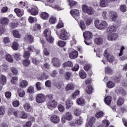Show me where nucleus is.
<instances>
[{
    "label": "nucleus",
    "mask_w": 127,
    "mask_h": 127,
    "mask_svg": "<svg viewBox=\"0 0 127 127\" xmlns=\"http://www.w3.org/2000/svg\"><path fill=\"white\" fill-rule=\"evenodd\" d=\"M43 33L48 42H49V43H53V41H54V39H53V38H52V36H51V31H50V30L47 29H45Z\"/></svg>",
    "instance_id": "nucleus-1"
},
{
    "label": "nucleus",
    "mask_w": 127,
    "mask_h": 127,
    "mask_svg": "<svg viewBox=\"0 0 127 127\" xmlns=\"http://www.w3.org/2000/svg\"><path fill=\"white\" fill-rule=\"evenodd\" d=\"M82 11L86 12L89 15H92L95 13V10L92 7H89L87 5L84 4L82 6Z\"/></svg>",
    "instance_id": "nucleus-2"
},
{
    "label": "nucleus",
    "mask_w": 127,
    "mask_h": 127,
    "mask_svg": "<svg viewBox=\"0 0 127 127\" xmlns=\"http://www.w3.org/2000/svg\"><path fill=\"white\" fill-rule=\"evenodd\" d=\"M13 114L15 117L16 118H19V119L27 118V114L23 111L19 112L18 111H14Z\"/></svg>",
    "instance_id": "nucleus-3"
},
{
    "label": "nucleus",
    "mask_w": 127,
    "mask_h": 127,
    "mask_svg": "<svg viewBox=\"0 0 127 127\" xmlns=\"http://www.w3.org/2000/svg\"><path fill=\"white\" fill-rule=\"evenodd\" d=\"M70 14L75 18V20L79 22L80 19V11L78 9H73L70 10Z\"/></svg>",
    "instance_id": "nucleus-4"
},
{
    "label": "nucleus",
    "mask_w": 127,
    "mask_h": 127,
    "mask_svg": "<svg viewBox=\"0 0 127 127\" xmlns=\"http://www.w3.org/2000/svg\"><path fill=\"white\" fill-rule=\"evenodd\" d=\"M37 103L42 104L45 102V95L43 93H39L36 96Z\"/></svg>",
    "instance_id": "nucleus-5"
},
{
    "label": "nucleus",
    "mask_w": 127,
    "mask_h": 127,
    "mask_svg": "<svg viewBox=\"0 0 127 127\" xmlns=\"http://www.w3.org/2000/svg\"><path fill=\"white\" fill-rule=\"evenodd\" d=\"M104 55V57L107 58V61L110 63L114 62V61H115L116 60L115 57L113 55L109 54V53H108V50H105Z\"/></svg>",
    "instance_id": "nucleus-6"
},
{
    "label": "nucleus",
    "mask_w": 127,
    "mask_h": 127,
    "mask_svg": "<svg viewBox=\"0 0 127 127\" xmlns=\"http://www.w3.org/2000/svg\"><path fill=\"white\" fill-rule=\"evenodd\" d=\"M60 38L63 40H68L69 39V34L67 33L66 30L63 29L61 30Z\"/></svg>",
    "instance_id": "nucleus-7"
},
{
    "label": "nucleus",
    "mask_w": 127,
    "mask_h": 127,
    "mask_svg": "<svg viewBox=\"0 0 127 127\" xmlns=\"http://www.w3.org/2000/svg\"><path fill=\"white\" fill-rule=\"evenodd\" d=\"M27 11L29 12L32 15H37L38 14V8L36 6H33L31 8V9H28Z\"/></svg>",
    "instance_id": "nucleus-8"
},
{
    "label": "nucleus",
    "mask_w": 127,
    "mask_h": 127,
    "mask_svg": "<svg viewBox=\"0 0 127 127\" xmlns=\"http://www.w3.org/2000/svg\"><path fill=\"white\" fill-rule=\"evenodd\" d=\"M83 37L85 40H91L93 38V34L90 31H85L83 33Z\"/></svg>",
    "instance_id": "nucleus-9"
},
{
    "label": "nucleus",
    "mask_w": 127,
    "mask_h": 127,
    "mask_svg": "<svg viewBox=\"0 0 127 127\" xmlns=\"http://www.w3.org/2000/svg\"><path fill=\"white\" fill-rule=\"evenodd\" d=\"M119 37V36L116 34H110L107 35V39L109 41H114V40H117Z\"/></svg>",
    "instance_id": "nucleus-10"
},
{
    "label": "nucleus",
    "mask_w": 127,
    "mask_h": 127,
    "mask_svg": "<svg viewBox=\"0 0 127 127\" xmlns=\"http://www.w3.org/2000/svg\"><path fill=\"white\" fill-rule=\"evenodd\" d=\"M57 105H58V103L55 100L50 101L47 104L48 108L50 110H52V109L54 108H56V107H57Z\"/></svg>",
    "instance_id": "nucleus-11"
},
{
    "label": "nucleus",
    "mask_w": 127,
    "mask_h": 127,
    "mask_svg": "<svg viewBox=\"0 0 127 127\" xmlns=\"http://www.w3.org/2000/svg\"><path fill=\"white\" fill-rule=\"evenodd\" d=\"M78 52L75 50H71V52L69 53V56L70 59H75L78 57Z\"/></svg>",
    "instance_id": "nucleus-12"
},
{
    "label": "nucleus",
    "mask_w": 127,
    "mask_h": 127,
    "mask_svg": "<svg viewBox=\"0 0 127 127\" xmlns=\"http://www.w3.org/2000/svg\"><path fill=\"white\" fill-rule=\"evenodd\" d=\"M96 122V118L95 117H91L86 125V127H95L94 124Z\"/></svg>",
    "instance_id": "nucleus-13"
},
{
    "label": "nucleus",
    "mask_w": 127,
    "mask_h": 127,
    "mask_svg": "<svg viewBox=\"0 0 127 127\" xmlns=\"http://www.w3.org/2000/svg\"><path fill=\"white\" fill-rule=\"evenodd\" d=\"M52 63H53L54 66L56 67H60V61L57 58L53 59Z\"/></svg>",
    "instance_id": "nucleus-14"
},
{
    "label": "nucleus",
    "mask_w": 127,
    "mask_h": 127,
    "mask_svg": "<svg viewBox=\"0 0 127 127\" xmlns=\"http://www.w3.org/2000/svg\"><path fill=\"white\" fill-rule=\"evenodd\" d=\"M75 89V85L72 83H69L65 87V91H73Z\"/></svg>",
    "instance_id": "nucleus-15"
},
{
    "label": "nucleus",
    "mask_w": 127,
    "mask_h": 127,
    "mask_svg": "<svg viewBox=\"0 0 127 127\" xmlns=\"http://www.w3.org/2000/svg\"><path fill=\"white\" fill-rule=\"evenodd\" d=\"M51 120L54 124H58L60 122V118L56 115H54L51 118Z\"/></svg>",
    "instance_id": "nucleus-16"
},
{
    "label": "nucleus",
    "mask_w": 127,
    "mask_h": 127,
    "mask_svg": "<svg viewBox=\"0 0 127 127\" xmlns=\"http://www.w3.org/2000/svg\"><path fill=\"white\" fill-rule=\"evenodd\" d=\"M112 100H113V98L111 96H107L104 98V102L106 105L110 106L111 103H112Z\"/></svg>",
    "instance_id": "nucleus-17"
},
{
    "label": "nucleus",
    "mask_w": 127,
    "mask_h": 127,
    "mask_svg": "<svg viewBox=\"0 0 127 127\" xmlns=\"http://www.w3.org/2000/svg\"><path fill=\"white\" fill-rule=\"evenodd\" d=\"M14 12L18 16V17H21L23 14H24V11L20 10L19 8H15L14 9Z\"/></svg>",
    "instance_id": "nucleus-18"
},
{
    "label": "nucleus",
    "mask_w": 127,
    "mask_h": 127,
    "mask_svg": "<svg viewBox=\"0 0 127 127\" xmlns=\"http://www.w3.org/2000/svg\"><path fill=\"white\" fill-rule=\"evenodd\" d=\"M108 27V23L106 21H102L99 24V29H105Z\"/></svg>",
    "instance_id": "nucleus-19"
},
{
    "label": "nucleus",
    "mask_w": 127,
    "mask_h": 127,
    "mask_svg": "<svg viewBox=\"0 0 127 127\" xmlns=\"http://www.w3.org/2000/svg\"><path fill=\"white\" fill-rule=\"evenodd\" d=\"M117 31V28L115 26H110L107 28V32L108 33H112V32H116Z\"/></svg>",
    "instance_id": "nucleus-20"
},
{
    "label": "nucleus",
    "mask_w": 127,
    "mask_h": 127,
    "mask_svg": "<svg viewBox=\"0 0 127 127\" xmlns=\"http://www.w3.org/2000/svg\"><path fill=\"white\" fill-rule=\"evenodd\" d=\"M0 82L2 85L6 84V76L3 74L0 76Z\"/></svg>",
    "instance_id": "nucleus-21"
},
{
    "label": "nucleus",
    "mask_w": 127,
    "mask_h": 127,
    "mask_svg": "<svg viewBox=\"0 0 127 127\" xmlns=\"http://www.w3.org/2000/svg\"><path fill=\"white\" fill-rule=\"evenodd\" d=\"M103 42H104V40L101 37L96 38L95 39V43L97 45H102Z\"/></svg>",
    "instance_id": "nucleus-22"
},
{
    "label": "nucleus",
    "mask_w": 127,
    "mask_h": 127,
    "mask_svg": "<svg viewBox=\"0 0 127 127\" xmlns=\"http://www.w3.org/2000/svg\"><path fill=\"white\" fill-rule=\"evenodd\" d=\"M27 85H28V82L25 80H22L19 84V86L20 88H25Z\"/></svg>",
    "instance_id": "nucleus-23"
},
{
    "label": "nucleus",
    "mask_w": 127,
    "mask_h": 127,
    "mask_svg": "<svg viewBox=\"0 0 127 127\" xmlns=\"http://www.w3.org/2000/svg\"><path fill=\"white\" fill-rule=\"evenodd\" d=\"M40 17L45 20L49 18V14L46 12H43L40 14Z\"/></svg>",
    "instance_id": "nucleus-24"
},
{
    "label": "nucleus",
    "mask_w": 127,
    "mask_h": 127,
    "mask_svg": "<svg viewBox=\"0 0 127 127\" xmlns=\"http://www.w3.org/2000/svg\"><path fill=\"white\" fill-rule=\"evenodd\" d=\"M76 103L79 106H84L85 103V100L83 98H79L76 99Z\"/></svg>",
    "instance_id": "nucleus-25"
},
{
    "label": "nucleus",
    "mask_w": 127,
    "mask_h": 127,
    "mask_svg": "<svg viewBox=\"0 0 127 127\" xmlns=\"http://www.w3.org/2000/svg\"><path fill=\"white\" fill-rule=\"evenodd\" d=\"M25 40L26 41H28L30 43L33 42V37L31 35H27L25 37Z\"/></svg>",
    "instance_id": "nucleus-26"
},
{
    "label": "nucleus",
    "mask_w": 127,
    "mask_h": 127,
    "mask_svg": "<svg viewBox=\"0 0 127 127\" xmlns=\"http://www.w3.org/2000/svg\"><path fill=\"white\" fill-rule=\"evenodd\" d=\"M24 109L26 111V112H31V110L32 108L31 107V106H30V104L28 103H25L24 105Z\"/></svg>",
    "instance_id": "nucleus-27"
},
{
    "label": "nucleus",
    "mask_w": 127,
    "mask_h": 127,
    "mask_svg": "<svg viewBox=\"0 0 127 127\" xmlns=\"http://www.w3.org/2000/svg\"><path fill=\"white\" fill-rule=\"evenodd\" d=\"M63 66L64 68H65V67H73V63H72L71 61H68L64 63Z\"/></svg>",
    "instance_id": "nucleus-28"
},
{
    "label": "nucleus",
    "mask_w": 127,
    "mask_h": 127,
    "mask_svg": "<svg viewBox=\"0 0 127 127\" xmlns=\"http://www.w3.org/2000/svg\"><path fill=\"white\" fill-rule=\"evenodd\" d=\"M107 86L108 88H109V89H112L113 88H115L116 84L112 81H109L107 82Z\"/></svg>",
    "instance_id": "nucleus-29"
},
{
    "label": "nucleus",
    "mask_w": 127,
    "mask_h": 127,
    "mask_svg": "<svg viewBox=\"0 0 127 127\" xmlns=\"http://www.w3.org/2000/svg\"><path fill=\"white\" fill-rule=\"evenodd\" d=\"M72 118V115L70 112H67L64 115V119L65 120H67V121H71Z\"/></svg>",
    "instance_id": "nucleus-30"
},
{
    "label": "nucleus",
    "mask_w": 127,
    "mask_h": 127,
    "mask_svg": "<svg viewBox=\"0 0 127 127\" xmlns=\"http://www.w3.org/2000/svg\"><path fill=\"white\" fill-rule=\"evenodd\" d=\"M125 103V99L122 97H119L117 100L118 106H123Z\"/></svg>",
    "instance_id": "nucleus-31"
},
{
    "label": "nucleus",
    "mask_w": 127,
    "mask_h": 127,
    "mask_svg": "<svg viewBox=\"0 0 127 127\" xmlns=\"http://www.w3.org/2000/svg\"><path fill=\"white\" fill-rule=\"evenodd\" d=\"M79 75L81 79H85L87 77V74L83 70L79 71Z\"/></svg>",
    "instance_id": "nucleus-32"
},
{
    "label": "nucleus",
    "mask_w": 127,
    "mask_h": 127,
    "mask_svg": "<svg viewBox=\"0 0 127 127\" xmlns=\"http://www.w3.org/2000/svg\"><path fill=\"white\" fill-rule=\"evenodd\" d=\"M11 47L13 50H17L19 47V45L17 42H14L12 44Z\"/></svg>",
    "instance_id": "nucleus-33"
},
{
    "label": "nucleus",
    "mask_w": 127,
    "mask_h": 127,
    "mask_svg": "<svg viewBox=\"0 0 127 127\" xmlns=\"http://www.w3.org/2000/svg\"><path fill=\"white\" fill-rule=\"evenodd\" d=\"M65 105L66 106V109H70V108L73 106V102L72 101L67 100L65 101Z\"/></svg>",
    "instance_id": "nucleus-34"
},
{
    "label": "nucleus",
    "mask_w": 127,
    "mask_h": 127,
    "mask_svg": "<svg viewBox=\"0 0 127 127\" xmlns=\"http://www.w3.org/2000/svg\"><path fill=\"white\" fill-rule=\"evenodd\" d=\"M100 5L101 7H106V6L108 5V2L107 1V0H101Z\"/></svg>",
    "instance_id": "nucleus-35"
},
{
    "label": "nucleus",
    "mask_w": 127,
    "mask_h": 127,
    "mask_svg": "<svg viewBox=\"0 0 127 127\" xmlns=\"http://www.w3.org/2000/svg\"><path fill=\"white\" fill-rule=\"evenodd\" d=\"M80 94V91L77 90H76L74 93H73L71 96L70 98L72 100H75L76 99V96H78Z\"/></svg>",
    "instance_id": "nucleus-36"
},
{
    "label": "nucleus",
    "mask_w": 127,
    "mask_h": 127,
    "mask_svg": "<svg viewBox=\"0 0 127 127\" xmlns=\"http://www.w3.org/2000/svg\"><path fill=\"white\" fill-rule=\"evenodd\" d=\"M104 116V112L102 111H100L96 113L95 114V117L96 119H100V118H102Z\"/></svg>",
    "instance_id": "nucleus-37"
},
{
    "label": "nucleus",
    "mask_w": 127,
    "mask_h": 127,
    "mask_svg": "<svg viewBox=\"0 0 127 127\" xmlns=\"http://www.w3.org/2000/svg\"><path fill=\"white\" fill-rule=\"evenodd\" d=\"M110 12L112 14L111 18H112V20L115 21V20H116V19H117L118 18V14H117V13L113 12V11H110Z\"/></svg>",
    "instance_id": "nucleus-38"
},
{
    "label": "nucleus",
    "mask_w": 127,
    "mask_h": 127,
    "mask_svg": "<svg viewBox=\"0 0 127 127\" xmlns=\"http://www.w3.org/2000/svg\"><path fill=\"white\" fill-rule=\"evenodd\" d=\"M9 21L8 19L6 18H4L1 19V23L2 25H7Z\"/></svg>",
    "instance_id": "nucleus-39"
},
{
    "label": "nucleus",
    "mask_w": 127,
    "mask_h": 127,
    "mask_svg": "<svg viewBox=\"0 0 127 127\" xmlns=\"http://www.w3.org/2000/svg\"><path fill=\"white\" fill-rule=\"evenodd\" d=\"M18 93L19 97H24V95H25V91H24L23 89H21V88H20L18 90Z\"/></svg>",
    "instance_id": "nucleus-40"
},
{
    "label": "nucleus",
    "mask_w": 127,
    "mask_h": 127,
    "mask_svg": "<svg viewBox=\"0 0 127 127\" xmlns=\"http://www.w3.org/2000/svg\"><path fill=\"white\" fill-rule=\"evenodd\" d=\"M117 92H118L119 94L120 95H122L123 96H125L127 95V92L124 90L123 88H120L117 90Z\"/></svg>",
    "instance_id": "nucleus-41"
},
{
    "label": "nucleus",
    "mask_w": 127,
    "mask_h": 127,
    "mask_svg": "<svg viewBox=\"0 0 127 127\" xmlns=\"http://www.w3.org/2000/svg\"><path fill=\"white\" fill-rule=\"evenodd\" d=\"M22 64L25 67H27L30 64V61L28 59L24 60L22 61Z\"/></svg>",
    "instance_id": "nucleus-42"
},
{
    "label": "nucleus",
    "mask_w": 127,
    "mask_h": 127,
    "mask_svg": "<svg viewBox=\"0 0 127 127\" xmlns=\"http://www.w3.org/2000/svg\"><path fill=\"white\" fill-rule=\"evenodd\" d=\"M49 21L51 24H54V23H56V21H57V20H56V17L54 16H51Z\"/></svg>",
    "instance_id": "nucleus-43"
},
{
    "label": "nucleus",
    "mask_w": 127,
    "mask_h": 127,
    "mask_svg": "<svg viewBox=\"0 0 127 127\" xmlns=\"http://www.w3.org/2000/svg\"><path fill=\"white\" fill-rule=\"evenodd\" d=\"M18 81V77L17 76H14L12 77L11 79L10 80V82L12 84H13L15 85V84H16V82Z\"/></svg>",
    "instance_id": "nucleus-44"
},
{
    "label": "nucleus",
    "mask_w": 127,
    "mask_h": 127,
    "mask_svg": "<svg viewBox=\"0 0 127 127\" xmlns=\"http://www.w3.org/2000/svg\"><path fill=\"white\" fill-rule=\"evenodd\" d=\"M79 26H80L81 29H82V30L84 29H85L86 24H85V22H84V21H83V20L80 21V23H79Z\"/></svg>",
    "instance_id": "nucleus-45"
},
{
    "label": "nucleus",
    "mask_w": 127,
    "mask_h": 127,
    "mask_svg": "<svg viewBox=\"0 0 127 127\" xmlns=\"http://www.w3.org/2000/svg\"><path fill=\"white\" fill-rule=\"evenodd\" d=\"M6 60L8 62H10V63H12L13 62V59L11 57V56L9 54H7L6 56Z\"/></svg>",
    "instance_id": "nucleus-46"
},
{
    "label": "nucleus",
    "mask_w": 127,
    "mask_h": 127,
    "mask_svg": "<svg viewBox=\"0 0 127 127\" xmlns=\"http://www.w3.org/2000/svg\"><path fill=\"white\" fill-rule=\"evenodd\" d=\"M13 35L14 37H16V38H20V34H19V32L18 31L14 30L13 31Z\"/></svg>",
    "instance_id": "nucleus-47"
},
{
    "label": "nucleus",
    "mask_w": 127,
    "mask_h": 127,
    "mask_svg": "<svg viewBox=\"0 0 127 127\" xmlns=\"http://www.w3.org/2000/svg\"><path fill=\"white\" fill-rule=\"evenodd\" d=\"M14 58L15 60H16V61H19V60H21V57L19 53L15 54L14 55Z\"/></svg>",
    "instance_id": "nucleus-48"
},
{
    "label": "nucleus",
    "mask_w": 127,
    "mask_h": 127,
    "mask_svg": "<svg viewBox=\"0 0 127 127\" xmlns=\"http://www.w3.org/2000/svg\"><path fill=\"white\" fill-rule=\"evenodd\" d=\"M48 77H49V76L48 75L43 73V75H40V76H38V78L40 80H43L44 79L45 80H46V79H47L48 78Z\"/></svg>",
    "instance_id": "nucleus-49"
},
{
    "label": "nucleus",
    "mask_w": 127,
    "mask_h": 127,
    "mask_svg": "<svg viewBox=\"0 0 127 127\" xmlns=\"http://www.w3.org/2000/svg\"><path fill=\"white\" fill-rule=\"evenodd\" d=\"M36 87L38 91H40L41 90H42V84H41V83L39 82L36 83Z\"/></svg>",
    "instance_id": "nucleus-50"
},
{
    "label": "nucleus",
    "mask_w": 127,
    "mask_h": 127,
    "mask_svg": "<svg viewBox=\"0 0 127 127\" xmlns=\"http://www.w3.org/2000/svg\"><path fill=\"white\" fill-rule=\"evenodd\" d=\"M81 115V110L80 108H77L75 109L74 111V115L76 117H79Z\"/></svg>",
    "instance_id": "nucleus-51"
},
{
    "label": "nucleus",
    "mask_w": 127,
    "mask_h": 127,
    "mask_svg": "<svg viewBox=\"0 0 127 127\" xmlns=\"http://www.w3.org/2000/svg\"><path fill=\"white\" fill-rule=\"evenodd\" d=\"M40 61H41V59L38 60L37 59L34 58L32 59V62L35 65H38L40 63Z\"/></svg>",
    "instance_id": "nucleus-52"
},
{
    "label": "nucleus",
    "mask_w": 127,
    "mask_h": 127,
    "mask_svg": "<svg viewBox=\"0 0 127 127\" xmlns=\"http://www.w3.org/2000/svg\"><path fill=\"white\" fill-rule=\"evenodd\" d=\"M86 92L88 94H92V92H93V87H92V86H88L86 89Z\"/></svg>",
    "instance_id": "nucleus-53"
},
{
    "label": "nucleus",
    "mask_w": 127,
    "mask_h": 127,
    "mask_svg": "<svg viewBox=\"0 0 127 127\" xmlns=\"http://www.w3.org/2000/svg\"><path fill=\"white\" fill-rule=\"evenodd\" d=\"M27 49L30 52H35V51H36V49L33 46H29Z\"/></svg>",
    "instance_id": "nucleus-54"
},
{
    "label": "nucleus",
    "mask_w": 127,
    "mask_h": 127,
    "mask_svg": "<svg viewBox=\"0 0 127 127\" xmlns=\"http://www.w3.org/2000/svg\"><path fill=\"white\" fill-rule=\"evenodd\" d=\"M23 57L25 59H28L30 57V53L28 51L25 52Z\"/></svg>",
    "instance_id": "nucleus-55"
},
{
    "label": "nucleus",
    "mask_w": 127,
    "mask_h": 127,
    "mask_svg": "<svg viewBox=\"0 0 127 127\" xmlns=\"http://www.w3.org/2000/svg\"><path fill=\"white\" fill-rule=\"evenodd\" d=\"M11 71L14 75H17L18 74V70L15 67H11Z\"/></svg>",
    "instance_id": "nucleus-56"
},
{
    "label": "nucleus",
    "mask_w": 127,
    "mask_h": 127,
    "mask_svg": "<svg viewBox=\"0 0 127 127\" xmlns=\"http://www.w3.org/2000/svg\"><path fill=\"white\" fill-rule=\"evenodd\" d=\"M58 44L60 47H64L66 45V42L63 41H59L58 42Z\"/></svg>",
    "instance_id": "nucleus-57"
},
{
    "label": "nucleus",
    "mask_w": 127,
    "mask_h": 127,
    "mask_svg": "<svg viewBox=\"0 0 127 127\" xmlns=\"http://www.w3.org/2000/svg\"><path fill=\"white\" fill-rule=\"evenodd\" d=\"M75 124H77L78 126H81V125L83 124V119L82 118V117H79V119L77 120L75 122Z\"/></svg>",
    "instance_id": "nucleus-58"
},
{
    "label": "nucleus",
    "mask_w": 127,
    "mask_h": 127,
    "mask_svg": "<svg viewBox=\"0 0 127 127\" xmlns=\"http://www.w3.org/2000/svg\"><path fill=\"white\" fill-rule=\"evenodd\" d=\"M105 72L107 74H112L113 73V70L110 67L108 66L105 68Z\"/></svg>",
    "instance_id": "nucleus-59"
},
{
    "label": "nucleus",
    "mask_w": 127,
    "mask_h": 127,
    "mask_svg": "<svg viewBox=\"0 0 127 127\" xmlns=\"http://www.w3.org/2000/svg\"><path fill=\"white\" fill-rule=\"evenodd\" d=\"M12 105L15 108H17V107H19V101L18 100L14 101L13 102Z\"/></svg>",
    "instance_id": "nucleus-60"
},
{
    "label": "nucleus",
    "mask_w": 127,
    "mask_h": 127,
    "mask_svg": "<svg viewBox=\"0 0 127 127\" xmlns=\"http://www.w3.org/2000/svg\"><path fill=\"white\" fill-rule=\"evenodd\" d=\"M93 22V19L91 18H88L86 21V25H91Z\"/></svg>",
    "instance_id": "nucleus-61"
},
{
    "label": "nucleus",
    "mask_w": 127,
    "mask_h": 127,
    "mask_svg": "<svg viewBox=\"0 0 127 127\" xmlns=\"http://www.w3.org/2000/svg\"><path fill=\"white\" fill-rule=\"evenodd\" d=\"M120 10L122 11V12H126L127 11V7L126 5H122L120 6Z\"/></svg>",
    "instance_id": "nucleus-62"
},
{
    "label": "nucleus",
    "mask_w": 127,
    "mask_h": 127,
    "mask_svg": "<svg viewBox=\"0 0 127 127\" xmlns=\"http://www.w3.org/2000/svg\"><path fill=\"white\" fill-rule=\"evenodd\" d=\"M71 74H72L71 73V72H66L64 74V77L66 80H69V79H70V77H71Z\"/></svg>",
    "instance_id": "nucleus-63"
},
{
    "label": "nucleus",
    "mask_w": 127,
    "mask_h": 127,
    "mask_svg": "<svg viewBox=\"0 0 127 127\" xmlns=\"http://www.w3.org/2000/svg\"><path fill=\"white\" fill-rule=\"evenodd\" d=\"M103 124L104 126H103V127H108L109 126H110V122L107 120H103Z\"/></svg>",
    "instance_id": "nucleus-64"
}]
</instances>
